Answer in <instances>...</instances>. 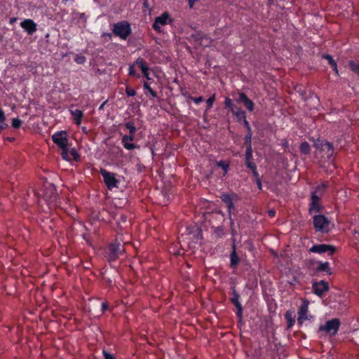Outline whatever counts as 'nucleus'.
<instances>
[{
    "label": "nucleus",
    "mask_w": 359,
    "mask_h": 359,
    "mask_svg": "<svg viewBox=\"0 0 359 359\" xmlns=\"http://www.w3.org/2000/svg\"><path fill=\"white\" fill-rule=\"evenodd\" d=\"M124 252V247L121 245V242L116 238L114 242L109 244L105 251V257L108 262H112L118 259Z\"/></svg>",
    "instance_id": "f257e3e1"
},
{
    "label": "nucleus",
    "mask_w": 359,
    "mask_h": 359,
    "mask_svg": "<svg viewBox=\"0 0 359 359\" xmlns=\"http://www.w3.org/2000/svg\"><path fill=\"white\" fill-rule=\"evenodd\" d=\"M313 224L316 231L327 233L332 228L331 222L324 215H316L313 217Z\"/></svg>",
    "instance_id": "f03ea898"
},
{
    "label": "nucleus",
    "mask_w": 359,
    "mask_h": 359,
    "mask_svg": "<svg viewBox=\"0 0 359 359\" xmlns=\"http://www.w3.org/2000/svg\"><path fill=\"white\" fill-rule=\"evenodd\" d=\"M112 32L114 35L126 40L131 34V27L128 22L123 20L115 23L113 26Z\"/></svg>",
    "instance_id": "7ed1b4c3"
},
{
    "label": "nucleus",
    "mask_w": 359,
    "mask_h": 359,
    "mask_svg": "<svg viewBox=\"0 0 359 359\" xmlns=\"http://www.w3.org/2000/svg\"><path fill=\"white\" fill-rule=\"evenodd\" d=\"M43 198L48 203V205H57V194L55 187L52 184L45 185Z\"/></svg>",
    "instance_id": "20e7f679"
},
{
    "label": "nucleus",
    "mask_w": 359,
    "mask_h": 359,
    "mask_svg": "<svg viewBox=\"0 0 359 359\" xmlns=\"http://www.w3.org/2000/svg\"><path fill=\"white\" fill-rule=\"evenodd\" d=\"M100 172L103 177L104 182L109 189L118 187L119 180L116 179V173L108 172L104 168H101Z\"/></svg>",
    "instance_id": "39448f33"
},
{
    "label": "nucleus",
    "mask_w": 359,
    "mask_h": 359,
    "mask_svg": "<svg viewBox=\"0 0 359 359\" xmlns=\"http://www.w3.org/2000/svg\"><path fill=\"white\" fill-rule=\"evenodd\" d=\"M231 296L230 297L231 302L235 306L236 309V316L238 318V322L242 323L243 321V306L240 302V295L236 290L235 286L231 287Z\"/></svg>",
    "instance_id": "423d86ee"
},
{
    "label": "nucleus",
    "mask_w": 359,
    "mask_h": 359,
    "mask_svg": "<svg viewBox=\"0 0 359 359\" xmlns=\"http://www.w3.org/2000/svg\"><path fill=\"white\" fill-rule=\"evenodd\" d=\"M341 325L340 320L337 318H333L326 322L325 325H322L319 327L320 331H324L331 335H335L339 330Z\"/></svg>",
    "instance_id": "0eeeda50"
},
{
    "label": "nucleus",
    "mask_w": 359,
    "mask_h": 359,
    "mask_svg": "<svg viewBox=\"0 0 359 359\" xmlns=\"http://www.w3.org/2000/svg\"><path fill=\"white\" fill-rule=\"evenodd\" d=\"M68 135L67 131L60 130L52 135L53 142L60 148L66 149L68 147Z\"/></svg>",
    "instance_id": "6e6552de"
},
{
    "label": "nucleus",
    "mask_w": 359,
    "mask_h": 359,
    "mask_svg": "<svg viewBox=\"0 0 359 359\" xmlns=\"http://www.w3.org/2000/svg\"><path fill=\"white\" fill-rule=\"evenodd\" d=\"M313 146L316 149L326 152L329 159H330L334 154L333 144L325 140H317L314 142Z\"/></svg>",
    "instance_id": "1a4fd4ad"
},
{
    "label": "nucleus",
    "mask_w": 359,
    "mask_h": 359,
    "mask_svg": "<svg viewBox=\"0 0 359 359\" xmlns=\"http://www.w3.org/2000/svg\"><path fill=\"white\" fill-rule=\"evenodd\" d=\"M336 247L327 244H319L313 245L309 251L313 253L323 254L325 252H329L330 255H333L336 252Z\"/></svg>",
    "instance_id": "9d476101"
},
{
    "label": "nucleus",
    "mask_w": 359,
    "mask_h": 359,
    "mask_svg": "<svg viewBox=\"0 0 359 359\" xmlns=\"http://www.w3.org/2000/svg\"><path fill=\"white\" fill-rule=\"evenodd\" d=\"M329 289L328 283L325 280L314 281L312 283V290L318 297H323Z\"/></svg>",
    "instance_id": "9b49d317"
},
{
    "label": "nucleus",
    "mask_w": 359,
    "mask_h": 359,
    "mask_svg": "<svg viewBox=\"0 0 359 359\" xmlns=\"http://www.w3.org/2000/svg\"><path fill=\"white\" fill-rule=\"evenodd\" d=\"M309 302L304 301L298 309V318L297 323L302 325L304 320H311L313 316H309Z\"/></svg>",
    "instance_id": "f8f14e48"
},
{
    "label": "nucleus",
    "mask_w": 359,
    "mask_h": 359,
    "mask_svg": "<svg viewBox=\"0 0 359 359\" xmlns=\"http://www.w3.org/2000/svg\"><path fill=\"white\" fill-rule=\"evenodd\" d=\"M238 196L236 194H229L227 193H223L220 198L223 203H224L228 208V215L229 217H231L232 211L235 210V205L233 203L234 199L237 198Z\"/></svg>",
    "instance_id": "ddd939ff"
},
{
    "label": "nucleus",
    "mask_w": 359,
    "mask_h": 359,
    "mask_svg": "<svg viewBox=\"0 0 359 359\" xmlns=\"http://www.w3.org/2000/svg\"><path fill=\"white\" fill-rule=\"evenodd\" d=\"M168 21L171 22L172 20L170 18V15L168 13L165 12L160 16H158L155 18L154 22L153 24L154 29L160 32L161 27L168 25Z\"/></svg>",
    "instance_id": "4468645a"
},
{
    "label": "nucleus",
    "mask_w": 359,
    "mask_h": 359,
    "mask_svg": "<svg viewBox=\"0 0 359 359\" xmlns=\"http://www.w3.org/2000/svg\"><path fill=\"white\" fill-rule=\"evenodd\" d=\"M236 101L237 103L243 104V105L249 111H252L254 110V102L250 99H249L244 93H238V97L236 98Z\"/></svg>",
    "instance_id": "2eb2a0df"
},
{
    "label": "nucleus",
    "mask_w": 359,
    "mask_h": 359,
    "mask_svg": "<svg viewBox=\"0 0 359 359\" xmlns=\"http://www.w3.org/2000/svg\"><path fill=\"white\" fill-rule=\"evenodd\" d=\"M320 199L319 196H316L315 194L311 195V203L309 210L310 214L320 212L322 210L323 206L320 203Z\"/></svg>",
    "instance_id": "dca6fc26"
},
{
    "label": "nucleus",
    "mask_w": 359,
    "mask_h": 359,
    "mask_svg": "<svg viewBox=\"0 0 359 359\" xmlns=\"http://www.w3.org/2000/svg\"><path fill=\"white\" fill-rule=\"evenodd\" d=\"M20 26L29 35L36 31V24L31 19L24 20L20 22Z\"/></svg>",
    "instance_id": "f3484780"
},
{
    "label": "nucleus",
    "mask_w": 359,
    "mask_h": 359,
    "mask_svg": "<svg viewBox=\"0 0 359 359\" xmlns=\"http://www.w3.org/2000/svg\"><path fill=\"white\" fill-rule=\"evenodd\" d=\"M135 139V135H126L122 137V144L125 149L128 150H132L135 148L139 147V146L135 144L130 143V142H133Z\"/></svg>",
    "instance_id": "a211bd4d"
},
{
    "label": "nucleus",
    "mask_w": 359,
    "mask_h": 359,
    "mask_svg": "<svg viewBox=\"0 0 359 359\" xmlns=\"http://www.w3.org/2000/svg\"><path fill=\"white\" fill-rule=\"evenodd\" d=\"M245 163L248 168H254V165H256L253 162L252 149L246 148Z\"/></svg>",
    "instance_id": "6ab92c4d"
},
{
    "label": "nucleus",
    "mask_w": 359,
    "mask_h": 359,
    "mask_svg": "<svg viewBox=\"0 0 359 359\" xmlns=\"http://www.w3.org/2000/svg\"><path fill=\"white\" fill-rule=\"evenodd\" d=\"M240 262V258L238 257L236 251L235 244H233L232 246V252L230 255V266L231 268L236 269Z\"/></svg>",
    "instance_id": "aec40b11"
},
{
    "label": "nucleus",
    "mask_w": 359,
    "mask_h": 359,
    "mask_svg": "<svg viewBox=\"0 0 359 359\" xmlns=\"http://www.w3.org/2000/svg\"><path fill=\"white\" fill-rule=\"evenodd\" d=\"M318 266L316 269V272L324 271L328 275H331L332 273V269L330 266V263L328 262H318Z\"/></svg>",
    "instance_id": "412c9836"
},
{
    "label": "nucleus",
    "mask_w": 359,
    "mask_h": 359,
    "mask_svg": "<svg viewBox=\"0 0 359 359\" xmlns=\"http://www.w3.org/2000/svg\"><path fill=\"white\" fill-rule=\"evenodd\" d=\"M233 115L236 118L238 121H241L246 118L245 111L236 106L231 111Z\"/></svg>",
    "instance_id": "4be33fe9"
},
{
    "label": "nucleus",
    "mask_w": 359,
    "mask_h": 359,
    "mask_svg": "<svg viewBox=\"0 0 359 359\" xmlns=\"http://www.w3.org/2000/svg\"><path fill=\"white\" fill-rule=\"evenodd\" d=\"M328 187L327 182H323L321 184L317 186L313 191L311 192V194H315L316 196H319V198L323 195V194L325 191V190Z\"/></svg>",
    "instance_id": "5701e85b"
},
{
    "label": "nucleus",
    "mask_w": 359,
    "mask_h": 359,
    "mask_svg": "<svg viewBox=\"0 0 359 359\" xmlns=\"http://www.w3.org/2000/svg\"><path fill=\"white\" fill-rule=\"evenodd\" d=\"M72 115L74 117V123L76 125H80L81 123V118L83 117V111L80 109H75L74 111H71Z\"/></svg>",
    "instance_id": "b1692460"
},
{
    "label": "nucleus",
    "mask_w": 359,
    "mask_h": 359,
    "mask_svg": "<svg viewBox=\"0 0 359 359\" xmlns=\"http://www.w3.org/2000/svg\"><path fill=\"white\" fill-rule=\"evenodd\" d=\"M134 65H137V67L141 69L142 73H145V72L149 71V67L147 66L146 62L143 58L138 57L135 62Z\"/></svg>",
    "instance_id": "393cba45"
},
{
    "label": "nucleus",
    "mask_w": 359,
    "mask_h": 359,
    "mask_svg": "<svg viewBox=\"0 0 359 359\" xmlns=\"http://www.w3.org/2000/svg\"><path fill=\"white\" fill-rule=\"evenodd\" d=\"M323 58L326 59L328 61V63L332 68V69L337 74H338L337 65L332 57L329 54H323L322 56Z\"/></svg>",
    "instance_id": "a878e982"
},
{
    "label": "nucleus",
    "mask_w": 359,
    "mask_h": 359,
    "mask_svg": "<svg viewBox=\"0 0 359 359\" xmlns=\"http://www.w3.org/2000/svg\"><path fill=\"white\" fill-rule=\"evenodd\" d=\"M299 150L304 154H309L311 151V147L307 142H304L300 144Z\"/></svg>",
    "instance_id": "bb28decb"
},
{
    "label": "nucleus",
    "mask_w": 359,
    "mask_h": 359,
    "mask_svg": "<svg viewBox=\"0 0 359 359\" xmlns=\"http://www.w3.org/2000/svg\"><path fill=\"white\" fill-rule=\"evenodd\" d=\"M285 317L287 322V328L289 329L294 325L295 320L294 317H292V313L289 311L286 312Z\"/></svg>",
    "instance_id": "cd10ccee"
},
{
    "label": "nucleus",
    "mask_w": 359,
    "mask_h": 359,
    "mask_svg": "<svg viewBox=\"0 0 359 359\" xmlns=\"http://www.w3.org/2000/svg\"><path fill=\"white\" fill-rule=\"evenodd\" d=\"M126 127L129 130V134L135 135L136 132V127L133 121H128L126 123Z\"/></svg>",
    "instance_id": "c85d7f7f"
},
{
    "label": "nucleus",
    "mask_w": 359,
    "mask_h": 359,
    "mask_svg": "<svg viewBox=\"0 0 359 359\" xmlns=\"http://www.w3.org/2000/svg\"><path fill=\"white\" fill-rule=\"evenodd\" d=\"M217 165L221 168H222L225 173L228 172L229 168V163L225 161H219L217 162Z\"/></svg>",
    "instance_id": "c756f323"
},
{
    "label": "nucleus",
    "mask_w": 359,
    "mask_h": 359,
    "mask_svg": "<svg viewBox=\"0 0 359 359\" xmlns=\"http://www.w3.org/2000/svg\"><path fill=\"white\" fill-rule=\"evenodd\" d=\"M349 67L351 71L359 76V65L351 60L349 62Z\"/></svg>",
    "instance_id": "7c9ffc66"
},
{
    "label": "nucleus",
    "mask_w": 359,
    "mask_h": 359,
    "mask_svg": "<svg viewBox=\"0 0 359 359\" xmlns=\"http://www.w3.org/2000/svg\"><path fill=\"white\" fill-rule=\"evenodd\" d=\"M143 87L145 90H147L149 93L150 95L154 97V98H156L157 97V93L156 92H155L151 87L149 85L148 83L147 82H144V84H143Z\"/></svg>",
    "instance_id": "2f4dec72"
},
{
    "label": "nucleus",
    "mask_w": 359,
    "mask_h": 359,
    "mask_svg": "<svg viewBox=\"0 0 359 359\" xmlns=\"http://www.w3.org/2000/svg\"><path fill=\"white\" fill-rule=\"evenodd\" d=\"M252 135V132H248V133L246 134V135L245 137V142L246 144V148L252 149V144H251Z\"/></svg>",
    "instance_id": "473e14b6"
},
{
    "label": "nucleus",
    "mask_w": 359,
    "mask_h": 359,
    "mask_svg": "<svg viewBox=\"0 0 359 359\" xmlns=\"http://www.w3.org/2000/svg\"><path fill=\"white\" fill-rule=\"evenodd\" d=\"M74 61L79 65L84 64L86 61V58L81 54H77L74 57Z\"/></svg>",
    "instance_id": "72a5a7b5"
},
{
    "label": "nucleus",
    "mask_w": 359,
    "mask_h": 359,
    "mask_svg": "<svg viewBox=\"0 0 359 359\" xmlns=\"http://www.w3.org/2000/svg\"><path fill=\"white\" fill-rule=\"evenodd\" d=\"M224 105H225V107L226 108H228L231 111L236 107V105H235L233 103V101L231 99H230L229 97H226L225 100H224Z\"/></svg>",
    "instance_id": "f704fd0d"
},
{
    "label": "nucleus",
    "mask_w": 359,
    "mask_h": 359,
    "mask_svg": "<svg viewBox=\"0 0 359 359\" xmlns=\"http://www.w3.org/2000/svg\"><path fill=\"white\" fill-rule=\"evenodd\" d=\"M62 150L61 156L63 160L69 161L71 158L69 156L68 147L66 149H60Z\"/></svg>",
    "instance_id": "c9c22d12"
},
{
    "label": "nucleus",
    "mask_w": 359,
    "mask_h": 359,
    "mask_svg": "<svg viewBox=\"0 0 359 359\" xmlns=\"http://www.w3.org/2000/svg\"><path fill=\"white\" fill-rule=\"evenodd\" d=\"M69 153L74 161H79L80 160V155L75 148L71 149Z\"/></svg>",
    "instance_id": "e433bc0d"
},
{
    "label": "nucleus",
    "mask_w": 359,
    "mask_h": 359,
    "mask_svg": "<svg viewBox=\"0 0 359 359\" xmlns=\"http://www.w3.org/2000/svg\"><path fill=\"white\" fill-rule=\"evenodd\" d=\"M11 124L13 128L18 129L21 126L22 121L18 118H14L12 119Z\"/></svg>",
    "instance_id": "4c0bfd02"
},
{
    "label": "nucleus",
    "mask_w": 359,
    "mask_h": 359,
    "mask_svg": "<svg viewBox=\"0 0 359 359\" xmlns=\"http://www.w3.org/2000/svg\"><path fill=\"white\" fill-rule=\"evenodd\" d=\"M215 100V95H212L211 97H210L207 100V101H206V104H207L206 110H209L210 109H211L212 107V105H213Z\"/></svg>",
    "instance_id": "58836bf2"
},
{
    "label": "nucleus",
    "mask_w": 359,
    "mask_h": 359,
    "mask_svg": "<svg viewBox=\"0 0 359 359\" xmlns=\"http://www.w3.org/2000/svg\"><path fill=\"white\" fill-rule=\"evenodd\" d=\"M126 93L128 97H134L136 95V90L130 88L128 86H126Z\"/></svg>",
    "instance_id": "ea45409f"
},
{
    "label": "nucleus",
    "mask_w": 359,
    "mask_h": 359,
    "mask_svg": "<svg viewBox=\"0 0 359 359\" xmlns=\"http://www.w3.org/2000/svg\"><path fill=\"white\" fill-rule=\"evenodd\" d=\"M134 65H135L134 64L130 65L129 69H128V74L130 76H134L139 78L140 75L136 74V72L134 69Z\"/></svg>",
    "instance_id": "a19ab883"
},
{
    "label": "nucleus",
    "mask_w": 359,
    "mask_h": 359,
    "mask_svg": "<svg viewBox=\"0 0 359 359\" xmlns=\"http://www.w3.org/2000/svg\"><path fill=\"white\" fill-rule=\"evenodd\" d=\"M250 169L252 170L253 176L255 177V180H259L260 177H259V173L257 171V165H254V168H250Z\"/></svg>",
    "instance_id": "79ce46f5"
},
{
    "label": "nucleus",
    "mask_w": 359,
    "mask_h": 359,
    "mask_svg": "<svg viewBox=\"0 0 359 359\" xmlns=\"http://www.w3.org/2000/svg\"><path fill=\"white\" fill-rule=\"evenodd\" d=\"M102 353H103L104 359H115V358L114 357V355L112 354L108 353L105 350H103Z\"/></svg>",
    "instance_id": "37998d69"
},
{
    "label": "nucleus",
    "mask_w": 359,
    "mask_h": 359,
    "mask_svg": "<svg viewBox=\"0 0 359 359\" xmlns=\"http://www.w3.org/2000/svg\"><path fill=\"white\" fill-rule=\"evenodd\" d=\"M241 121L243 122V124H244L245 127L246 128L248 132H252L251 127H250V123L248 121L247 118H245V119L242 120Z\"/></svg>",
    "instance_id": "c03bdc74"
},
{
    "label": "nucleus",
    "mask_w": 359,
    "mask_h": 359,
    "mask_svg": "<svg viewBox=\"0 0 359 359\" xmlns=\"http://www.w3.org/2000/svg\"><path fill=\"white\" fill-rule=\"evenodd\" d=\"M194 102L196 104L201 103V102L203 101V97L202 96H199V97H191V98Z\"/></svg>",
    "instance_id": "a18cd8bd"
},
{
    "label": "nucleus",
    "mask_w": 359,
    "mask_h": 359,
    "mask_svg": "<svg viewBox=\"0 0 359 359\" xmlns=\"http://www.w3.org/2000/svg\"><path fill=\"white\" fill-rule=\"evenodd\" d=\"M6 120V116L4 111L0 108V122H4Z\"/></svg>",
    "instance_id": "49530a36"
},
{
    "label": "nucleus",
    "mask_w": 359,
    "mask_h": 359,
    "mask_svg": "<svg viewBox=\"0 0 359 359\" xmlns=\"http://www.w3.org/2000/svg\"><path fill=\"white\" fill-rule=\"evenodd\" d=\"M215 233L217 234L218 236H220V237L224 235V232H223L222 228L218 227L216 229Z\"/></svg>",
    "instance_id": "de8ad7c7"
},
{
    "label": "nucleus",
    "mask_w": 359,
    "mask_h": 359,
    "mask_svg": "<svg viewBox=\"0 0 359 359\" xmlns=\"http://www.w3.org/2000/svg\"><path fill=\"white\" fill-rule=\"evenodd\" d=\"M188 1V3H189V6L190 8H194V4L197 1H198L199 0H187Z\"/></svg>",
    "instance_id": "09e8293b"
},
{
    "label": "nucleus",
    "mask_w": 359,
    "mask_h": 359,
    "mask_svg": "<svg viewBox=\"0 0 359 359\" xmlns=\"http://www.w3.org/2000/svg\"><path fill=\"white\" fill-rule=\"evenodd\" d=\"M8 127V124L4 122H0V131L6 129Z\"/></svg>",
    "instance_id": "8fccbe9b"
},
{
    "label": "nucleus",
    "mask_w": 359,
    "mask_h": 359,
    "mask_svg": "<svg viewBox=\"0 0 359 359\" xmlns=\"http://www.w3.org/2000/svg\"><path fill=\"white\" fill-rule=\"evenodd\" d=\"M268 215L271 217H273L276 215V211L274 210H269L268 211Z\"/></svg>",
    "instance_id": "3c124183"
},
{
    "label": "nucleus",
    "mask_w": 359,
    "mask_h": 359,
    "mask_svg": "<svg viewBox=\"0 0 359 359\" xmlns=\"http://www.w3.org/2000/svg\"><path fill=\"white\" fill-rule=\"evenodd\" d=\"M108 308V305L107 302H102V311L104 312L105 310H107Z\"/></svg>",
    "instance_id": "603ef678"
},
{
    "label": "nucleus",
    "mask_w": 359,
    "mask_h": 359,
    "mask_svg": "<svg viewBox=\"0 0 359 359\" xmlns=\"http://www.w3.org/2000/svg\"><path fill=\"white\" fill-rule=\"evenodd\" d=\"M256 182H257V187H258L259 189L262 190V185L261 179L256 180Z\"/></svg>",
    "instance_id": "864d4df0"
},
{
    "label": "nucleus",
    "mask_w": 359,
    "mask_h": 359,
    "mask_svg": "<svg viewBox=\"0 0 359 359\" xmlns=\"http://www.w3.org/2000/svg\"><path fill=\"white\" fill-rule=\"evenodd\" d=\"M126 219L127 218L126 215H121L120 217V221H121L122 222H126Z\"/></svg>",
    "instance_id": "5fc2aeb1"
},
{
    "label": "nucleus",
    "mask_w": 359,
    "mask_h": 359,
    "mask_svg": "<svg viewBox=\"0 0 359 359\" xmlns=\"http://www.w3.org/2000/svg\"><path fill=\"white\" fill-rule=\"evenodd\" d=\"M144 76L147 79V80H149L150 79V77H149V71L148 72H145V73H142Z\"/></svg>",
    "instance_id": "6e6d98bb"
},
{
    "label": "nucleus",
    "mask_w": 359,
    "mask_h": 359,
    "mask_svg": "<svg viewBox=\"0 0 359 359\" xmlns=\"http://www.w3.org/2000/svg\"><path fill=\"white\" fill-rule=\"evenodd\" d=\"M229 217V219H230V224H231V229H233L232 226L233 225V220L231 219V216ZM233 234H234V230L232 229V235H233Z\"/></svg>",
    "instance_id": "4d7b16f0"
},
{
    "label": "nucleus",
    "mask_w": 359,
    "mask_h": 359,
    "mask_svg": "<svg viewBox=\"0 0 359 359\" xmlns=\"http://www.w3.org/2000/svg\"><path fill=\"white\" fill-rule=\"evenodd\" d=\"M137 169L140 172H141L142 170V168H144V166L140 163L137 164Z\"/></svg>",
    "instance_id": "13d9d810"
},
{
    "label": "nucleus",
    "mask_w": 359,
    "mask_h": 359,
    "mask_svg": "<svg viewBox=\"0 0 359 359\" xmlns=\"http://www.w3.org/2000/svg\"><path fill=\"white\" fill-rule=\"evenodd\" d=\"M107 103V101L104 102L99 107V109L101 110L103 109L104 104Z\"/></svg>",
    "instance_id": "bf43d9fd"
},
{
    "label": "nucleus",
    "mask_w": 359,
    "mask_h": 359,
    "mask_svg": "<svg viewBox=\"0 0 359 359\" xmlns=\"http://www.w3.org/2000/svg\"><path fill=\"white\" fill-rule=\"evenodd\" d=\"M32 191L34 192V196H36L37 197L39 196V194L36 192L35 190H33Z\"/></svg>",
    "instance_id": "052dcab7"
},
{
    "label": "nucleus",
    "mask_w": 359,
    "mask_h": 359,
    "mask_svg": "<svg viewBox=\"0 0 359 359\" xmlns=\"http://www.w3.org/2000/svg\"><path fill=\"white\" fill-rule=\"evenodd\" d=\"M62 3L65 4H66L67 2L68 1V0H62Z\"/></svg>",
    "instance_id": "680f3d73"
}]
</instances>
